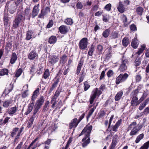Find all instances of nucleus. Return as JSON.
I'll list each match as a JSON object with an SVG mask.
<instances>
[{
    "instance_id": "obj_1",
    "label": "nucleus",
    "mask_w": 149,
    "mask_h": 149,
    "mask_svg": "<svg viewBox=\"0 0 149 149\" xmlns=\"http://www.w3.org/2000/svg\"><path fill=\"white\" fill-rule=\"evenodd\" d=\"M92 129V125H87L83 130L81 133V135L85 134L86 136L82 140L84 142L82 144V146L83 147H86L90 142V139L89 137L90 134L91 132Z\"/></svg>"
},
{
    "instance_id": "obj_2",
    "label": "nucleus",
    "mask_w": 149,
    "mask_h": 149,
    "mask_svg": "<svg viewBox=\"0 0 149 149\" xmlns=\"http://www.w3.org/2000/svg\"><path fill=\"white\" fill-rule=\"evenodd\" d=\"M105 88V85L102 84L99 88V90L98 91L97 88H95L93 89L92 92L89 100L90 103L91 104H93L96 97L97 96H99L102 93V91H103Z\"/></svg>"
},
{
    "instance_id": "obj_3",
    "label": "nucleus",
    "mask_w": 149,
    "mask_h": 149,
    "mask_svg": "<svg viewBox=\"0 0 149 149\" xmlns=\"http://www.w3.org/2000/svg\"><path fill=\"white\" fill-rule=\"evenodd\" d=\"M142 128L141 125H137L136 122H133L129 125L128 130H131L130 133V136L135 135Z\"/></svg>"
},
{
    "instance_id": "obj_4",
    "label": "nucleus",
    "mask_w": 149,
    "mask_h": 149,
    "mask_svg": "<svg viewBox=\"0 0 149 149\" xmlns=\"http://www.w3.org/2000/svg\"><path fill=\"white\" fill-rule=\"evenodd\" d=\"M17 6V3L11 0L7 2L6 7L8 8L10 13L13 14L15 11Z\"/></svg>"
},
{
    "instance_id": "obj_5",
    "label": "nucleus",
    "mask_w": 149,
    "mask_h": 149,
    "mask_svg": "<svg viewBox=\"0 0 149 149\" xmlns=\"http://www.w3.org/2000/svg\"><path fill=\"white\" fill-rule=\"evenodd\" d=\"M25 19V17L22 15H18L15 18L13 21V27L14 29L17 28L19 24L21 22L24 21Z\"/></svg>"
},
{
    "instance_id": "obj_6",
    "label": "nucleus",
    "mask_w": 149,
    "mask_h": 149,
    "mask_svg": "<svg viewBox=\"0 0 149 149\" xmlns=\"http://www.w3.org/2000/svg\"><path fill=\"white\" fill-rule=\"evenodd\" d=\"M22 132L21 130H19L17 128H15L13 129V130L11 133V136L12 137L15 136L14 140V142H15L17 139L19 138L21 133Z\"/></svg>"
},
{
    "instance_id": "obj_7",
    "label": "nucleus",
    "mask_w": 149,
    "mask_h": 149,
    "mask_svg": "<svg viewBox=\"0 0 149 149\" xmlns=\"http://www.w3.org/2000/svg\"><path fill=\"white\" fill-rule=\"evenodd\" d=\"M88 43L87 39L86 38H83L79 43V48L81 49H85L87 47Z\"/></svg>"
},
{
    "instance_id": "obj_8",
    "label": "nucleus",
    "mask_w": 149,
    "mask_h": 149,
    "mask_svg": "<svg viewBox=\"0 0 149 149\" xmlns=\"http://www.w3.org/2000/svg\"><path fill=\"white\" fill-rule=\"evenodd\" d=\"M128 60L127 59H123L121 64L120 65L118 70L120 72H124L127 69V64L128 63Z\"/></svg>"
},
{
    "instance_id": "obj_9",
    "label": "nucleus",
    "mask_w": 149,
    "mask_h": 149,
    "mask_svg": "<svg viewBox=\"0 0 149 149\" xmlns=\"http://www.w3.org/2000/svg\"><path fill=\"white\" fill-rule=\"evenodd\" d=\"M44 100V97L40 96L36 102V107L35 109L38 110L43 104Z\"/></svg>"
},
{
    "instance_id": "obj_10",
    "label": "nucleus",
    "mask_w": 149,
    "mask_h": 149,
    "mask_svg": "<svg viewBox=\"0 0 149 149\" xmlns=\"http://www.w3.org/2000/svg\"><path fill=\"white\" fill-rule=\"evenodd\" d=\"M128 75H119L116 78V82L118 84L120 82L125 80L127 78Z\"/></svg>"
},
{
    "instance_id": "obj_11",
    "label": "nucleus",
    "mask_w": 149,
    "mask_h": 149,
    "mask_svg": "<svg viewBox=\"0 0 149 149\" xmlns=\"http://www.w3.org/2000/svg\"><path fill=\"white\" fill-rule=\"evenodd\" d=\"M38 58V54L34 50L31 51L29 54L28 58L30 60H33Z\"/></svg>"
},
{
    "instance_id": "obj_12",
    "label": "nucleus",
    "mask_w": 149,
    "mask_h": 149,
    "mask_svg": "<svg viewBox=\"0 0 149 149\" xmlns=\"http://www.w3.org/2000/svg\"><path fill=\"white\" fill-rule=\"evenodd\" d=\"M49 11V8L48 7H46L45 9H43L41 10L40 13L38 15V17L44 19V17Z\"/></svg>"
},
{
    "instance_id": "obj_13",
    "label": "nucleus",
    "mask_w": 149,
    "mask_h": 149,
    "mask_svg": "<svg viewBox=\"0 0 149 149\" xmlns=\"http://www.w3.org/2000/svg\"><path fill=\"white\" fill-rule=\"evenodd\" d=\"M79 122L76 118L72 120L69 124V127L71 129L73 127H76Z\"/></svg>"
},
{
    "instance_id": "obj_14",
    "label": "nucleus",
    "mask_w": 149,
    "mask_h": 149,
    "mask_svg": "<svg viewBox=\"0 0 149 149\" xmlns=\"http://www.w3.org/2000/svg\"><path fill=\"white\" fill-rule=\"evenodd\" d=\"M39 4L36 5L34 6L32 12V18H34L37 15L39 10Z\"/></svg>"
},
{
    "instance_id": "obj_15",
    "label": "nucleus",
    "mask_w": 149,
    "mask_h": 149,
    "mask_svg": "<svg viewBox=\"0 0 149 149\" xmlns=\"http://www.w3.org/2000/svg\"><path fill=\"white\" fill-rule=\"evenodd\" d=\"M59 32L62 34H65L69 31V29L66 26L62 25L60 26L59 28Z\"/></svg>"
},
{
    "instance_id": "obj_16",
    "label": "nucleus",
    "mask_w": 149,
    "mask_h": 149,
    "mask_svg": "<svg viewBox=\"0 0 149 149\" xmlns=\"http://www.w3.org/2000/svg\"><path fill=\"white\" fill-rule=\"evenodd\" d=\"M59 60V58L58 56H51L49 60V63L54 64L57 62Z\"/></svg>"
},
{
    "instance_id": "obj_17",
    "label": "nucleus",
    "mask_w": 149,
    "mask_h": 149,
    "mask_svg": "<svg viewBox=\"0 0 149 149\" xmlns=\"http://www.w3.org/2000/svg\"><path fill=\"white\" fill-rule=\"evenodd\" d=\"M17 107L16 106L9 108L7 110L8 113L10 115H13L16 112Z\"/></svg>"
},
{
    "instance_id": "obj_18",
    "label": "nucleus",
    "mask_w": 149,
    "mask_h": 149,
    "mask_svg": "<svg viewBox=\"0 0 149 149\" xmlns=\"http://www.w3.org/2000/svg\"><path fill=\"white\" fill-rule=\"evenodd\" d=\"M138 98L136 96H134L133 97L131 102V105L132 106H137L139 104L140 102L138 101Z\"/></svg>"
},
{
    "instance_id": "obj_19",
    "label": "nucleus",
    "mask_w": 149,
    "mask_h": 149,
    "mask_svg": "<svg viewBox=\"0 0 149 149\" xmlns=\"http://www.w3.org/2000/svg\"><path fill=\"white\" fill-rule=\"evenodd\" d=\"M118 136L115 135L113 137L112 142L110 147V149H113L118 142Z\"/></svg>"
},
{
    "instance_id": "obj_20",
    "label": "nucleus",
    "mask_w": 149,
    "mask_h": 149,
    "mask_svg": "<svg viewBox=\"0 0 149 149\" xmlns=\"http://www.w3.org/2000/svg\"><path fill=\"white\" fill-rule=\"evenodd\" d=\"M17 59V56L16 54L15 53H13L11 55L10 63L12 64H13L15 63Z\"/></svg>"
},
{
    "instance_id": "obj_21",
    "label": "nucleus",
    "mask_w": 149,
    "mask_h": 149,
    "mask_svg": "<svg viewBox=\"0 0 149 149\" xmlns=\"http://www.w3.org/2000/svg\"><path fill=\"white\" fill-rule=\"evenodd\" d=\"M12 102L13 100L11 99L6 100L3 102V106L4 107L8 108L12 103Z\"/></svg>"
},
{
    "instance_id": "obj_22",
    "label": "nucleus",
    "mask_w": 149,
    "mask_h": 149,
    "mask_svg": "<svg viewBox=\"0 0 149 149\" xmlns=\"http://www.w3.org/2000/svg\"><path fill=\"white\" fill-rule=\"evenodd\" d=\"M4 24L5 26L7 27L8 26V22L9 21L8 14L4 13L3 17Z\"/></svg>"
},
{
    "instance_id": "obj_23",
    "label": "nucleus",
    "mask_w": 149,
    "mask_h": 149,
    "mask_svg": "<svg viewBox=\"0 0 149 149\" xmlns=\"http://www.w3.org/2000/svg\"><path fill=\"white\" fill-rule=\"evenodd\" d=\"M122 122V120L120 119L118 121L115 125L112 127V130L114 132L117 131V129L120 125Z\"/></svg>"
},
{
    "instance_id": "obj_24",
    "label": "nucleus",
    "mask_w": 149,
    "mask_h": 149,
    "mask_svg": "<svg viewBox=\"0 0 149 149\" xmlns=\"http://www.w3.org/2000/svg\"><path fill=\"white\" fill-rule=\"evenodd\" d=\"M117 9L119 12L121 13H123L125 10V8L123 5L120 2H119V4L117 7Z\"/></svg>"
},
{
    "instance_id": "obj_25",
    "label": "nucleus",
    "mask_w": 149,
    "mask_h": 149,
    "mask_svg": "<svg viewBox=\"0 0 149 149\" xmlns=\"http://www.w3.org/2000/svg\"><path fill=\"white\" fill-rule=\"evenodd\" d=\"M57 38L56 36H52L49 39L48 42L50 44H54L57 41Z\"/></svg>"
},
{
    "instance_id": "obj_26",
    "label": "nucleus",
    "mask_w": 149,
    "mask_h": 149,
    "mask_svg": "<svg viewBox=\"0 0 149 149\" xmlns=\"http://www.w3.org/2000/svg\"><path fill=\"white\" fill-rule=\"evenodd\" d=\"M83 64V61L80 60L79 61V63L78 65L77 70V74H78L81 70V67Z\"/></svg>"
},
{
    "instance_id": "obj_27",
    "label": "nucleus",
    "mask_w": 149,
    "mask_h": 149,
    "mask_svg": "<svg viewBox=\"0 0 149 149\" xmlns=\"http://www.w3.org/2000/svg\"><path fill=\"white\" fill-rule=\"evenodd\" d=\"M123 94V91H120L118 92L115 97V99L116 101H118L121 98Z\"/></svg>"
},
{
    "instance_id": "obj_28",
    "label": "nucleus",
    "mask_w": 149,
    "mask_h": 149,
    "mask_svg": "<svg viewBox=\"0 0 149 149\" xmlns=\"http://www.w3.org/2000/svg\"><path fill=\"white\" fill-rule=\"evenodd\" d=\"M35 36L33 35V33L31 31H28L26 33V39L27 40H29L32 38H35Z\"/></svg>"
},
{
    "instance_id": "obj_29",
    "label": "nucleus",
    "mask_w": 149,
    "mask_h": 149,
    "mask_svg": "<svg viewBox=\"0 0 149 149\" xmlns=\"http://www.w3.org/2000/svg\"><path fill=\"white\" fill-rule=\"evenodd\" d=\"M144 134L143 133L139 134L138 136L136 139L135 143H139L144 138Z\"/></svg>"
},
{
    "instance_id": "obj_30",
    "label": "nucleus",
    "mask_w": 149,
    "mask_h": 149,
    "mask_svg": "<svg viewBox=\"0 0 149 149\" xmlns=\"http://www.w3.org/2000/svg\"><path fill=\"white\" fill-rule=\"evenodd\" d=\"M146 46L145 44H143L141 45V47L140 48L138 51L136 53V54H137L138 55H139L145 49Z\"/></svg>"
},
{
    "instance_id": "obj_31",
    "label": "nucleus",
    "mask_w": 149,
    "mask_h": 149,
    "mask_svg": "<svg viewBox=\"0 0 149 149\" xmlns=\"http://www.w3.org/2000/svg\"><path fill=\"white\" fill-rule=\"evenodd\" d=\"M49 102L47 101L45 102L43 106V112H45L47 111L49 107Z\"/></svg>"
},
{
    "instance_id": "obj_32",
    "label": "nucleus",
    "mask_w": 149,
    "mask_h": 149,
    "mask_svg": "<svg viewBox=\"0 0 149 149\" xmlns=\"http://www.w3.org/2000/svg\"><path fill=\"white\" fill-rule=\"evenodd\" d=\"M138 45V40L137 39H136L135 38L134 40H133L132 42L131 45L133 47L136 49L137 48Z\"/></svg>"
},
{
    "instance_id": "obj_33",
    "label": "nucleus",
    "mask_w": 149,
    "mask_h": 149,
    "mask_svg": "<svg viewBox=\"0 0 149 149\" xmlns=\"http://www.w3.org/2000/svg\"><path fill=\"white\" fill-rule=\"evenodd\" d=\"M10 88H6L4 91V93L5 94H8L11 91L13 88V86L12 84H10Z\"/></svg>"
},
{
    "instance_id": "obj_34",
    "label": "nucleus",
    "mask_w": 149,
    "mask_h": 149,
    "mask_svg": "<svg viewBox=\"0 0 149 149\" xmlns=\"http://www.w3.org/2000/svg\"><path fill=\"white\" fill-rule=\"evenodd\" d=\"M65 23L69 25H72L73 24L72 19L71 18H67L65 19L64 21Z\"/></svg>"
},
{
    "instance_id": "obj_35",
    "label": "nucleus",
    "mask_w": 149,
    "mask_h": 149,
    "mask_svg": "<svg viewBox=\"0 0 149 149\" xmlns=\"http://www.w3.org/2000/svg\"><path fill=\"white\" fill-rule=\"evenodd\" d=\"M103 49V46L100 45H99L97 46V52L99 54H102V51Z\"/></svg>"
},
{
    "instance_id": "obj_36",
    "label": "nucleus",
    "mask_w": 149,
    "mask_h": 149,
    "mask_svg": "<svg viewBox=\"0 0 149 149\" xmlns=\"http://www.w3.org/2000/svg\"><path fill=\"white\" fill-rule=\"evenodd\" d=\"M60 93L59 91L57 90L55 92L54 95L52 99L51 100V102H52L53 100H56L57 97H58Z\"/></svg>"
},
{
    "instance_id": "obj_37",
    "label": "nucleus",
    "mask_w": 149,
    "mask_h": 149,
    "mask_svg": "<svg viewBox=\"0 0 149 149\" xmlns=\"http://www.w3.org/2000/svg\"><path fill=\"white\" fill-rule=\"evenodd\" d=\"M39 90V88H37L33 92L32 97L36 98L38 95Z\"/></svg>"
},
{
    "instance_id": "obj_38",
    "label": "nucleus",
    "mask_w": 149,
    "mask_h": 149,
    "mask_svg": "<svg viewBox=\"0 0 149 149\" xmlns=\"http://www.w3.org/2000/svg\"><path fill=\"white\" fill-rule=\"evenodd\" d=\"M149 148V141L145 143L139 149H148Z\"/></svg>"
},
{
    "instance_id": "obj_39",
    "label": "nucleus",
    "mask_w": 149,
    "mask_h": 149,
    "mask_svg": "<svg viewBox=\"0 0 149 149\" xmlns=\"http://www.w3.org/2000/svg\"><path fill=\"white\" fill-rule=\"evenodd\" d=\"M94 50V48L93 45H92L89 49L88 54L90 56H92Z\"/></svg>"
},
{
    "instance_id": "obj_40",
    "label": "nucleus",
    "mask_w": 149,
    "mask_h": 149,
    "mask_svg": "<svg viewBox=\"0 0 149 149\" xmlns=\"http://www.w3.org/2000/svg\"><path fill=\"white\" fill-rule=\"evenodd\" d=\"M110 31L109 29H106L103 31L102 35L104 38H107L109 36Z\"/></svg>"
},
{
    "instance_id": "obj_41",
    "label": "nucleus",
    "mask_w": 149,
    "mask_h": 149,
    "mask_svg": "<svg viewBox=\"0 0 149 149\" xmlns=\"http://www.w3.org/2000/svg\"><path fill=\"white\" fill-rule=\"evenodd\" d=\"M136 11L137 13L141 15L143 11V9L141 7H139L136 8Z\"/></svg>"
},
{
    "instance_id": "obj_42",
    "label": "nucleus",
    "mask_w": 149,
    "mask_h": 149,
    "mask_svg": "<svg viewBox=\"0 0 149 149\" xmlns=\"http://www.w3.org/2000/svg\"><path fill=\"white\" fill-rule=\"evenodd\" d=\"M58 81L59 79H57L52 85V87L50 89V91H52L54 89L56 86Z\"/></svg>"
},
{
    "instance_id": "obj_43",
    "label": "nucleus",
    "mask_w": 149,
    "mask_h": 149,
    "mask_svg": "<svg viewBox=\"0 0 149 149\" xmlns=\"http://www.w3.org/2000/svg\"><path fill=\"white\" fill-rule=\"evenodd\" d=\"M33 108V107H32L30 106H28V108L25 113L24 114L25 115H27L29 114L32 111Z\"/></svg>"
},
{
    "instance_id": "obj_44",
    "label": "nucleus",
    "mask_w": 149,
    "mask_h": 149,
    "mask_svg": "<svg viewBox=\"0 0 149 149\" xmlns=\"http://www.w3.org/2000/svg\"><path fill=\"white\" fill-rule=\"evenodd\" d=\"M123 44L124 46L126 47L128 44V39L127 38H125L123 40Z\"/></svg>"
},
{
    "instance_id": "obj_45",
    "label": "nucleus",
    "mask_w": 149,
    "mask_h": 149,
    "mask_svg": "<svg viewBox=\"0 0 149 149\" xmlns=\"http://www.w3.org/2000/svg\"><path fill=\"white\" fill-rule=\"evenodd\" d=\"M96 107H94L93 108H92L89 112L88 116L87 117V119H88V118L91 116L92 115L93 112H94V110L96 109Z\"/></svg>"
},
{
    "instance_id": "obj_46",
    "label": "nucleus",
    "mask_w": 149,
    "mask_h": 149,
    "mask_svg": "<svg viewBox=\"0 0 149 149\" xmlns=\"http://www.w3.org/2000/svg\"><path fill=\"white\" fill-rule=\"evenodd\" d=\"M8 69L4 68L0 71V74H8Z\"/></svg>"
},
{
    "instance_id": "obj_47",
    "label": "nucleus",
    "mask_w": 149,
    "mask_h": 149,
    "mask_svg": "<svg viewBox=\"0 0 149 149\" xmlns=\"http://www.w3.org/2000/svg\"><path fill=\"white\" fill-rule=\"evenodd\" d=\"M148 95V93L146 92H144L142 96L140 98L139 100L141 102L142 101L147 97Z\"/></svg>"
},
{
    "instance_id": "obj_48",
    "label": "nucleus",
    "mask_w": 149,
    "mask_h": 149,
    "mask_svg": "<svg viewBox=\"0 0 149 149\" xmlns=\"http://www.w3.org/2000/svg\"><path fill=\"white\" fill-rule=\"evenodd\" d=\"M38 111V110H37V109L36 110L35 109L33 113V114L32 116V117L30 119V120H32L33 121L35 118L36 117V114Z\"/></svg>"
},
{
    "instance_id": "obj_49",
    "label": "nucleus",
    "mask_w": 149,
    "mask_h": 149,
    "mask_svg": "<svg viewBox=\"0 0 149 149\" xmlns=\"http://www.w3.org/2000/svg\"><path fill=\"white\" fill-rule=\"evenodd\" d=\"M83 7V5L80 2H78L76 4V7L77 9H82Z\"/></svg>"
},
{
    "instance_id": "obj_50",
    "label": "nucleus",
    "mask_w": 149,
    "mask_h": 149,
    "mask_svg": "<svg viewBox=\"0 0 149 149\" xmlns=\"http://www.w3.org/2000/svg\"><path fill=\"white\" fill-rule=\"evenodd\" d=\"M141 64V60L139 58H137L134 62V65L135 66H139Z\"/></svg>"
},
{
    "instance_id": "obj_51",
    "label": "nucleus",
    "mask_w": 149,
    "mask_h": 149,
    "mask_svg": "<svg viewBox=\"0 0 149 149\" xmlns=\"http://www.w3.org/2000/svg\"><path fill=\"white\" fill-rule=\"evenodd\" d=\"M118 33L116 32H114L111 34V37L112 38L115 39L118 37Z\"/></svg>"
},
{
    "instance_id": "obj_52",
    "label": "nucleus",
    "mask_w": 149,
    "mask_h": 149,
    "mask_svg": "<svg viewBox=\"0 0 149 149\" xmlns=\"http://www.w3.org/2000/svg\"><path fill=\"white\" fill-rule=\"evenodd\" d=\"M111 5L110 3H109L105 6L104 9L107 11H110L111 9Z\"/></svg>"
},
{
    "instance_id": "obj_53",
    "label": "nucleus",
    "mask_w": 149,
    "mask_h": 149,
    "mask_svg": "<svg viewBox=\"0 0 149 149\" xmlns=\"http://www.w3.org/2000/svg\"><path fill=\"white\" fill-rule=\"evenodd\" d=\"M84 90L85 91L87 90L90 87V86L87 82H85L84 84Z\"/></svg>"
},
{
    "instance_id": "obj_54",
    "label": "nucleus",
    "mask_w": 149,
    "mask_h": 149,
    "mask_svg": "<svg viewBox=\"0 0 149 149\" xmlns=\"http://www.w3.org/2000/svg\"><path fill=\"white\" fill-rule=\"evenodd\" d=\"M36 99V98L33 97H32L30 103L29 104V106H31L33 107V106L35 102V100Z\"/></svg>"
},
{
    "instance_id": "obj_55",
    "label": "nucleus",
    "mask_w": 149,
    "mask_h": 149,
    "mask_svg": "<svg viewBox=\"0 0 149 149\" xmlns=\"http://www.w3.org/2000/svg\"><path fill=\"white\" fill-rule=\"evenodd\" d=\"M146 104L144 102L141 104L139 107V109L140 110H142L146 106Z\"/></svg>"
},
{
    "instance_id": "obj_56",
    "label": "nucleus",
    "mask_w": 149,
    "mask_h": 149,
    "mask_svg": "<svg viewBox=\"0 0 149 149\" xmlns=\"http://www.w3.org/2000/svg\"><path fill=\"white\" fill-rule=\"evenodd\" d=\"M99 7L97 5H95L92 8L91 11H96L98 10Z\"/></svg>"
},
{
    "instance_id": "obj_57",
    "label": "nucleus",
    "mask_w": 149,
    "mask_h": 149,
    "mask_svg": "<svg viewBox=\"0 0 149 149\" xmlns=\"http://www.w3.org/2000/svg\"><path fill=\"white\" fill-rule=\"evenodd\" d=\"M23 72V70L21 68H19L16 72L15 74H21Z\"/></svg>"
},
{
    "instance_id": "obj_58",
    "label": "nucleus",
    "mask_w": 149,
    "mask_h": 149,
    "mask_svg": "<svg viewBox=\"0 0 149 149\" xmlns=\"http://www.w3.org/2000/svg\"><path fill=\"white\" fill-rule=\"evenodd\" d=\"M122 19L123 22L124 23H125L127 22V19L125 15H123L122 16Z\"/></svg>"
},
{
    "instance_id": "obj_59",
    "label": "nucleus",
    "mask_w": 149,
    "mask_h": 149,
    "mask_svg": "<svg viewBox=\"0 0 149 149\" xmlns=\"http://www.w3.org/2000/svg\"><path fill=\"white\" fill-rule=\"evenodd\" d=\"M111 56V54L110 52H109L106 55L105 58L106 59L108 60L109 59Z\"/></svg>"
},
{
    "instance_id": "obj_60",
    "label": "nucleus",
    "mask_w": 149,
    "mask_h": 149,
    "mask_svg": "<svg viewBox=\"0 0 149 149\" xmlns=\"http://www.w3.org/2000/svg\"><path fill=\"white\" fill-rule=\"evenodd\" d=\"M38 139V138H37L36 139H35L30 144V146L28 147L27 148V149H30L32 145H33V144L35 143L36 141H37V140Z\"/></svg>"
},
{
    "instance_id": "obj_61",
    "label": "nucleus",
    "mask_w": 149,
    "mask_h": 149,
    "mask_svg": "<svg viewBox=\"0 0 149 149\" xmlns=\"http://www.w3.org/2000/svg\"><path fill=\"white\" fill-rule=\"evenodd\" d=\"M144 114H148L149 113V107H148L146 108L143 111Z\"/></svg>"
},
{
    "instance_id": "obj_62",
    "label": "nucleus",
    "mask_w": 149,
    "mask_h": 149,
    "mask_svg": "<svg viewBox=\"0 0 149 149\" xmlns=\"http://www.w3.org/2000/svg\"><path fill=\"white\" fill-rule=\"evenodd\" d=\"M91 67L92 68H96V65L95 61H91Z\"/></svg>"
},
{
    "instance_id": "obj_63",
    "label": "nucleus",
    "mask_w": 149,
    "mask_h": 149,
    "mask_svg": "<svg viewBox=\"0 0 149 149\" xmlns=\"http://www.w3.org/2000/svg\"><path fill=\"white\" fill-rule=\"evenodd\" d=\"M22 145L23 142H21L15 148V149H20Z\"/></svg>"
},
{
    "instance_id": "obj_64",
    "label": "nucleus",
    "mask_w": 149,
    "mask_h": 149,
    "mask_svg": "<svg viewBox=\"0 0 149 149\" xmlns=\"http://www.w3.org/2000/svg\"><path fill=\"white\" fill-rule=\"evenodd\" d=\"M30 10L29 8H27L26 9L25 11V15H28L30 12Z\"/></svg>"
}]
</instances>
